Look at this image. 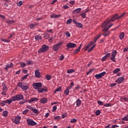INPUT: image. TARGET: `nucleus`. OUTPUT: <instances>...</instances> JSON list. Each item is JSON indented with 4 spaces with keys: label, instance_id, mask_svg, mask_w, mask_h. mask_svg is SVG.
<instances>
[{
    "label": "nucleus",
    "instance_id": "1",
    "mask_svg": "<svg viewBox=\"0 0 128 128\" xmlns=\"http://www.w3.org/2000/svg\"><path fill=\"white\" fill-rule=\"evenodd\" d=\"M116 20H119L118 18V14H115L111 18L110 20H108L106 21H105L102 26V28H106L110 22H114Z\"/></svg>",
    "mask_w": 128,
    "mask_h": 128
},
{
    "label": "nucleus",
    "instance_id": "2",
    "mask_svg": "<svg viewBox=\"0 0 128 128\" xmlns=\"http://www.w3.org/2000/svg\"><path fill=\"white\" fill-rule=\"evenodd\" d=\"M50 47L46 44H43L41 48L38 50V54L46 52L48 50Z\"/></svg>",
    "mask_w": 128,
    "mask_h": 128
},
{
    "label": "nucleus",
    "instance_id": "3",
    "mask_svg": "<svg viewBox=\"0 0 128 128\" xmlns=\"http://www.w3.org/2000/svg\"><path fill=\"white\" fill-rule=\"evenodd\" d=\"M24 100V95L22 94H17L13 96L11 98V100L12 102H16V100Z\"/></svg>",
    "mask_w": 128,
    "mask_h": 128
},
{
    "label": "nucleus",
    "instance_id": "4",
    "mask_svg": "<svg viewBox=\"0 0 128 128\" xmlns=\"http://www.w3.org/2000/svg\"><path fill=\"white\" fill-rule=\"evenodd\" d=\"M64 44V42L61 41L60 42H58V44H54L52 46V50H54V52H58V50H60V47L62 46V44Z\"/></svg>",
    "mask_w": 128,
    "mask_h": 128
},
{
    "label": "nucleus",
    "instance_id": "5",
    "mask_svg": "<svg viewBox=\"0 0 128 128\" xmlns=\"http://www.w3.org/2000/svg\"><path fill=\"white\" fill-rule=\"evenodd\" d=\"M26 122L28 126H36V124H38L36 122L32 119H27Z\"/></svg>",
    "mask_w": 128,
    "mask_h": 128
},
{
    "label": "nucleus",
    "instance_id": "6",
    "mask_svg": "<svg viewBox=\"0 0 128 128\" xmlns=\"http://www.w3.org/2000/svg\"><path fill=\"white\" fill-rule=\"evenodd\" d=\"M32 86L35 90H38L42 87V84L40 82L33 83Z\"/></svg>",
    "mask_w": 128,
    "mask_h": 128
},
{
    "label": "nucleus",
    "instance_id": "7",
    "mask_svg": "<svg viewBox=\"0 0 128 128\" xmlns=\"http://www.w3.org/2000/svg\"><path fill=\"white\" fill-rule=\"evenodd\" d=\"M116 54H118V52L116 50H114L112 52V56L110 57V59L112 62H116Z\"/></svg>",
    "mask_w": 128,
    "mask_h": 128
},
{
    "label": "nucleus",
    "instance_id": "8",
    "mask_svg": "<svg viewBox=\"0 0 128 128\" xmlns=\"http://www.w3.org/2000/svg\"><path fill=\"white\" fill-rule=\"evenodd\" d=\"M20 118H22V117H20V116H15V118L14 119H12V122L14 124H20Z\"/></svg>",
    "mask_w": 128,
    "mask_h": 128
},
{
    "label": "nucleus",
    "instance_id": "9",
    "mask_svg": "<svg viewBox=\"0 0 128 128\" xmlns=\"http://www.w3.org/2000/svg\"><path fill=\"white\" fill-rule=\"evenodd\" d=\"M106 74V72H104L99 74H96L95 75V78L96 80H100V78H102V76H105Z\"/></svg>",
    "mask_w": 128,
    "mask_h": 128
},
{
    "label": "nucleus",
    "instance_id": "10",
    "mask_svg": "<svg viewBox=\"0 0 128 128\" xmlns=\"http://www.w3.org/2000/svg\"><path fill=\"white\" fill-rule=\"evenodd\" d=\"M76 44L74 43H68L66 44V47L68 48H76Z\"/></svg>",
    "mask_w": 128,
    "mask_h": 128
},
{
    "label": "nucleus",
    "instance_id": "11",
    "mask_svg": "<svg viewBox=\"0 0 128 128\" xmlns=\"http://www.w3.org/2000/svg\"><path fill=\"white\" fill-rule=\"evenodd\" d=\"M12 99L11 100H6L2 101L1 104L2 106H6V104H12Z\"/></svg>",
    "mask_w": 128,
    "mask_h": 128
},
{
    "label": "nucleus",
    "instance_id": "12",
    "mask_svg": "<svg viewBox=\"0 0 128 128\" xmlns=\"http://www.w3.org/2000/svg\"><path fill=\"white\" fill-rule=\"evenodd\" d=\"M6 92H8V87H6V86L5 85H3L2 92V96H6Z\"/></svg>",
    "mask_w": 128,
    "mask_h": 128
},
{
    "label": "nucleus",
    "instance_id": "13",
    "mask_svg": "<svg viewBox=\"0 0 128 128\" xmlns=\"http://www.w3.org/2000/svg\"><path fill=\"white\" fill-rule=\"evenodd\" d=\"M124 78L120 77L116 80V82H118V84H122V82H124Z\"/></svg>",
    "mask_w": 128,
    "mask_h": 128
},
{
    "label": "nucleus",
    "instance_id": "14",
    "mask_svg": "<svg viewBox=\"0 0 128 128\" xmlns=\"http://www.w3.org/2000/svg\"><path fill=\"white\" fill-rule=\"evenodd\" d=\"M61 15L60 14H52V15L50 16V18H60Z\"/></svg>",
    "mask_w": 128,
    "mask_h": 128
},
{
    "label": "nucleus",
    "instance_id": "15",
    "mask_svg": "<svg viewBox=\"0 0 128 128\" xmlns=\"http://www.w3.org/2000/svg\"><path fill=\"white\" fill-rule=\"evenodd\" d=\"M81 10H82V8H78L76 9H75L72 12V14H80V12Z\"/></svg>",
    "mask_w": 128,
    "mask_h": 128
},
{
    "label": "nucleus",
    "instance_id": "16",
    "mask_svg": "<svg viewBox=\"0 0 128 128\" xmlns=\"http://www.w3.org/2000/svg\"><path fill=\"white\" fill-rule=\"evenodd\" d=\"M35 76L36 78H40V70H36Z\"/></svg>",
    "mask_w": 128,
    "mask_h": 128
},
{
    "label": "nucleus",
    "instance_id": "17",
    "mask_svg": "<svg viewBox=\"0 0 128 128\" xmlns=\"http://www.w3.org/2000/svg\"><path fill=\"white\" fill-rule=\"evenodd\" d=\"M110 54L108 53L105 56H104L102 58V62H104V61L106 60V58H110Z\"/></svg>",
    "mask_w": 128,
    "mask_h": 128
},
{
    "label": "nucleus",
    "instance_id": "18",
    "mask_svg": "<svg viewBox=\"0 0 128 128\" xmlns=\"http://www.w3.org/2000/svg\"><path fill=\"white\" fill-rule=\"evenodd\" d=\"M92 44H94V42H90L88 45L87 46H86L84 48V50L85 51H86L87 50H88V48H90V46H92Z\"/></svg>",
    "mask_w": 128,
    "mask_h": 128
},
{
    "label": "nucleus",
    "instance_id": "19",
    "mask_svg": "<svg viewBox=\"0 0 128 128\" xmlns=\"http://www.w3.org/2000/svg\"><path fill=\"white\" fill-rule=\"evenodd\" d=\"M38 98H31L30 100H28V102L29 104H32V102H38Z\"/></svg>",
    "mask_w": 128,
    "mask_h": 128
},
{
    "label": "nucleus",
    "instance_id": "20",
    "mask_svg": "<svg viewBox=\"0 0 128 128\" xmlns=\"http://www.w3.org/2000/svg\"><path fill=\"white\" fill-rule=\"evenodd\" d=\"M70 88H72V86H68L66 88V90L64 91L65 94H66V96L68 95V94H70Z\"/></svg>",
    "mask_w": 128,
    "mask_h": 128
},
{
    "label": "nucleus",
    "instance_id": "21",
    "mask_svg": "<svg viewBox=\"0 0 128 128\" xmlns=\"http://www.w3.org/2000/svg\"><path fill=\"white\" fill-rule=\"evenodd\" d=\"M82 44H80V46L78 47V48H76L74 52V54H78V52H80V48H82Z\"/></svg>",
    "mask_w": 128,
    "mask_h": 128
},
{
    "label": "nucleus",
    "instance_id": "22",
    "mask_svg": "<svg viewBox=\"0 0 128 128\" xmlns=\"http://www.w3.org/2000/svg\"><path fill=\"white\" fill-rule=\"evenodd\" d=\"M14 66V64L10 63V64H8L6 65V66L5 67V70H8L10 68H12Z\"/></svg>",
    "mask_w": 128,
    "mask_h": 128
},
{
    "label": "nucleus",
    "instance_id": "23",
    "mask_svg": "<svg viewBox=\"0 0 128 128\" xmlns=\"http://www.w3.org/2000/svg\"><path fill=\"white\" fill-rule=\"evenodd\" d=\"M114 26L113 24H110L108 26V28H105L102 30V32H108V28H112V26Z\"/></svg>",
    "mask_w": 128,
    "mask_h": 128
},
{
    "label": "nucleus",
    "instance_id": "24",
    "mask_svg": "<svg viewBox=\"0 0 128 128\" xmlns=\"http://www.w3.org/2000/svg\"><path fill=\"white\" fill-rule=\"evenodd\" d=\"M41 104H46L48 102V98H42L40 100Z\"/></svg>",
    "mask_w": 128,
    "mask_h": 128
},
{
    "label": "nucleus",
    "instance_id": "25",
    "mask_svg": "<svg viewBox=\"0 0 128 128\" xmlns=\"http://www.w3.org/2000/svg\"><path fill=\"white\" fill-rule=\"evenodd\" d=\"M6 22H7L8 24H14V22H16V21L14 20H8L6 21Z\"/></svg>",
    "mask_w": 128,
    "mask_h": 128
},
{
    "label": "nucleus",
    "instance_id": "26",
    "mask_svg": "<svg viewBox=\"0 0 128 128\" xmlns=\"http://www.w3.org/2000/svg\"><path fill=\"white\" fill-rule=\"evenodd\" d=\"M76 104L77 106H80V104H82V100H80V99H78L76 101Z\"/></svg>",
    "mask_w": 128,
    "mask_h": 128
},
{
    "label": "nucleus",
    "instance_id": "27",
    "mask_svg": "<svg viewBox=\"0 0 128 128\" xmlns=\"http://www.w3.org/2000/svg\"><path fill=\"white\" fill-rule=\"evenodd\" d=\"M35 40H38V42L40 40H42V36H40V35L36 36Z\"/></svg>",
    "mask_w": 128,
    "mask_h": 128
},
{
    "label": "nucleus",
    "instance_id": "28",
    "mask_svg": "<svg viewBox=\"0 0 128 128\" xmlns=\"http://www.w3.org/2000/svg\"><path fill=\"white\" fill-rule=\"evenodd\" d=\"M119 38L120 40H122L124 38V32H121L119 36Z\"/></svg>",
    "mask_w": 128,
    "mask_h": 128
},
{
    "label": "nucleus",
    "instance_id": "29",
    "mask_svg": "<svg viewBox=\"0 0 128 128\" xmlns=\"http://www.w3.org/2000/svg\"><path fill=\"white\" fill-rule=\"evenodd\" d=\"M118 72H120V68H118L114 70L113 72L114 74H118Z\"/></svg>",
    "mask_w": 128,
    "mask_h": 128
},
{
    "label": "nucleus",
    "instance_id": "30",
    "mask_svg": "<svg viewBox=\"0 0 128 128\" xmlns=\"http://www.w3.org/2000/svg\"><path fill=\"white\" fill-rule=\"evenodd\" d=\"M75 70L74 69H70L67 70V74H72V72H74Z\"/></svg>",
    "mask_w": 128,
    "mask_h": 128
},
{
    "label": "nucleus",
    "instance_id": "31",
    "mask_svg": "<svg viewBox=\"0 0 128 128\" xmlns=\"http://www.w3.org/2000/svg\"><path fill=\"white\" fill-rule=\"evenodd\" d=\"M76 26H77V28H82V26H82V23H80L78 22L77 23V24H76Z\"/></svg>",
    "mask_w": 128,
    "mask_h": 128
},
{
    "label": "nucleus",
    "instance_id": "32",
    "mask_svg": "<svg viewBox=\"0 0 128 128\" xmlns=\"http://www.w3.org/2000/svg\"><path fill=\"white\" fill-rule=\"evenodd\" d=\"M31 110H32V112H33L34 114H38V110L36 108H32Z\"/></svg>",
    "mask_w": 128,
    "mask_h": 128
},
{
    "label": "nucleus",
    "instance_id": "33",
    "mask_svg": "<svg viewBox=\"0 0 128 128\" xmlns=\"http://www.w3.org/2000/svg\"><path fill=\"white\" fill-rule=\"evenodd\" d=\"M22 88V90H27L28 88V86L23 85Z\"/></svg>",
    "mask_w": 128,
    "mask_h": 128
},
{
    "label": "nucleus",
    "instance_id": "34",
    "mask_svg": "<svg viewBox=\"0 0 128 128\" xmlns=\"http://www.w3.org/2000/svg\"><path fill=\"white\" fill-rule=\"evenodd\" d=\"M62 90V88L60 86L59 88H56L54 90V94H56L58 92H60Z\"/></svg>",
    "mask_w": 128,
    "mask_h": 128
},
{
    "label": "nucleus",
    "instance_id": "35",
    "mask_svg": "<svg viewBox=\"0 0 128 128\" xmlns=\"http://www.w3.org/2000/svg\"><path fill=\"white\" fill-rule=\"evenodd\" d=\"M36 24H30L29 26H30V28L32 29V28H34V26H36Z\"/></svg>",
    "mask_w": 128,
    "mask_h": 128
},
{
    "label": "nucleus",
    "instance_id": "36",
    "mask_svg": "<svg viewBox=\"0 0 128 128\" xmlns=\"http://www.w3.org/2000/svg\"><path fill=\"white\" fill-rule=\"evenodd\" d=\"M96 46V44H94L92 47H91L88 50V52H92L94 48V47Z\"/></svg>",
    "mask_w": 128,
    "mask_h": 128
},
{
    "label": "nucleus",
    "instance_id": "37",
    "mask_svg": "<svg viewBox=\"0 0 128 128\" xmlns=\"http://www.w3.org/2000/svg\"><path fill=\"white\" fill-rule=\"evenodd\" d=\"M46 78L47 80H50V78H52V76L50 75L47 74L46 76Z\"/></svg>",
    "mask_w": 128,
    "mask_h": 128
},
{
    "label": "nucleus",
    "instance_id": "38",
    "mask_svg": "<svg viewBox=\"0 0 128 128\" xmlns=\"http://www.w3.org/2000/svg\"><path fill=\"white\" fill-rule=\"evenodd\" d=\"M81 16L83 18H84L86 16V12H83L80 14Z\"/></svg>",
    "mask_w": 128,
    "mask_h": 128
},
{
    "label": "nucleus",
    "instance_id": "39",
    "mask_svg": "<svg viewBox=\"0 0 128 128\" xmlns=\"http://www.w3.org/2000/svg\"><path fill=\"white\" fill-rule=\"evenodd\" d=\"M8 111H4L3 112V116H8Z\"/></svg>",
    "mask_w": 128,
    "mask_h": 128
},
{
    "label": "nucleus",
    "instance_id": "40",
    "mask_svg": "<svg viewBox=\"0 0 128 128\" xmlns=\"http://www.w3.org/2000/svg\"><path fill=\"white\" fill-rule=\"evenodd\" d=\"M18 86H19L20 88H22L24 85L22 84V82H19L18 83Z\"/></svg>",
    "mask_w": 128,
    "mask_h": 128
},
{
    "label": "nucleus",
    "instance_id": "41",
    "mask_svg": "<svg viewBox=\"0 0 128 128\" xmlns=\"http://www.w3.org/2000/svg\"><path fill=\"white\" fill-rule=\"evenodd\" d=\"M122 120H126V122L128 121V116H125L124 118H122Z\"/></svg>",
    "mask_w": 128,
    "mask_h": 128
},
{
    "label": "nucleus",
    "instance_id": "42",
    "mask_svg": "<svg viewBox=\"0 0 128 128\" xmlns=\"http://www.w3.org/2000/svg\"><path fill=\"white\" fill-rule=\"evenodd\" d=\"M108 34H110V32L108 31H106L104 32L103 36H108Z\"/></svg>",
    "mask_w": 128,
    "mask_h": 128
},
{
    "label": "nucleus",
    "instance_id": "43",
    "mask_svg": "<svg viewBox=\"0 0 128 128\" xmlns=\"http://www.w3.org/2000/svg\"><path fill=\"white\" fill-rule=\"evenodd\" d=\"M95 114H96V116H100V110H97L96 111Z\"/></svg>",
    "mask_w": 128,
    "mask_h": 128
},
{
    "label": "nucleus",
    "instance_id": "44",
    "mask_svg": "<svg viewBox=\"0 0 128 128\" xmlns=\"http://www.w3.org/2000/svg\"><path fill=\"white\" fill-rule=\"evenodd\" d=\"M64 34L66 36H68V38H70V32H66Z\"/></svg>",
    "mask_w": 128,
    "mask_h": 128
},
{
    "label": "nucleus",
    "instance_id": "45",
    "mask_svg": "<svg viewBox=\"0 0 128 128\" xmlns=\"http://www.w3.org/2000/svg\"><path fill=\"white\" fill-rule=\"evenodd\" d=\"M1 41L2 42H10V40H8L6 39L2 38Z\"/></svg>",
    "mask_w": 128,
    "mask_h": 128
},
{
    "label": "nucleus",
    "instance_id": "46",
    "mask_svg": "<svg viewBox=\"0 0 128 128\" xmlns=\"http://www.w3.org/2000/svg\"><path fill=\"white\" fill-rule=\"evenodd\" d=\"M29 110L28 109L25 110L24 111H23L22 114H26L28 112Z\"/></svg>",
    "mask_w": 128,
    "mask_h": 128
},
{
    "label": "nucleus",
    "instance_id": "47",
    "mask_svg": "<svg viewBox=\"0 0 128 128\" xmlns=\"http://www.w3.org/2000/svg\"><path fill=\"white\" fill-rule=\"evenodd\" d=\"M76 122V119L73 118V119L71 120L70 121V122H71V124H74V122Z\"/></svg>",
    "mask_w": 128,
    "mask_h": 128
},
{
    "label": "nucleus",
    "instance_id": "48",
    "mask_svg": "<svg viewBox=\"0 0 128 128\" xmlns=\"http://www.w3.org/2000/svg\"><path fill=\"white\" fill-rule=\"evenodd\" d=\"M38 92H44V89L42 88H39L38 89Z\"/></svg>",
    "mask_w": 128,
    "mask_h": 128
},
{
    "label": "nucleus",
    "instance_id": "49",
    "mask_svg": "<svg viewBox=\"0 0 128 128\" xmlns=\"http://www.w3.org/2000/svg\"><path fill=\"white\" fill-rule=\"evenodd\" d=\"M26 66V63H24V62H22L20 64L21 68H24V66Z\"/></svg>",
    "mask_w": 128,
    "mask_h": 128
},
{
    "label": "nucleus",
    "instance_id": "50",
    "mask_svg": "<svg viewBox=\"0 0 128 128\" xmlns=\"http://www.w3.org/2000/svg\"><path fill=\"white\" fill-rule=\"evenodd\" d=\"M22 1H20L18 2H17V6H22Z\"/></svg>",
    "mask_w": 128,
    "mask_h": 128
},
{
    "label": "nucleus",
    "instance_id": "51",
    "mask_svg": "<svg viewBox=\"0 0 128 128\" xmlns=\"http://www.w3.org/2000/svg\"><path fill=\"white\" fill-rule=\"evenodd\" d=\"M98 104H99V106H102V105H104V102H102L100 100H98Z\"/></svg>",
    "mask_w": 128,
    "mask_h": 128
},
{
    "label": "nucleus",
    "instance_id": "52",
    "mask_svg": "<svg viewBox=\"0 0 128 128\" xmlns=\"http://www.w3.org/2000/svg\"><path fill=\"white\" fill-rule=\"evenodd\" d=\"M56 108H58V106H53L52 112H56Z\"/></svg>",
    "mask_w": 128,
    "mask_h": 128
},
{
    "label": "nucleus",
    "instance_id": "53",
    "mask_svg": "<svg viewBox=\"0 0 128 128\" xmlns=\"http://www.w3.org/2000/svg\"><path fill=\"white\" fill-rule=\"evenodd\" d=\"M54 120H60V116H56L54 118Z\"/></svg>",
    "mask_w": 128,
    "mask_h": 128
},
{
    "label": "nucleus",
    "instance_id": "54",
    "mask_svg": "<svg viewBox=\"0 0 128 128\" xmlns=\"http://www.w3.org/2000/svg\"><path fill=\"white\" fill-rule=\"evenodd\" d=\"M116 83H112L110 84V88H113V86H116Z\"/></svg>",
    "mask_w": 128,
    "mask_h": 128
},
{
    "label": "nucleus",
    "instance_id": "55",
    "mask_svg": "<svg viewBox=\"0 0 128 128\" xmlns=\"http://www.w3.org/2000/svg\"><path fill=\"white\" fill-rule=\"evenodd\" d=\"M28 74H27L24 76V77H22V80H26V78H28Z\"/></svg>",
    "mask_w": 128,
    "mask_h": 128
},
{
    "label": "nucleus",
    "instance_id": "56",
    "mask_svg": "<svg viewBox=\"0 0 128 128\" xmlns=\"http://www.w3.org/2000/svg\"><path fill=\"white\" fill-rule=\"evenodd\" d=\"M124 14H126V12L123 13L120 16H118V18L120 19V18H122V16H124Z\"/></svg>",
    "mask_w": 128,
    "mask_h": 128
},
{
    "label": "nucleus",
    "instance_id": "57",
    "mask_svg": "<svg viewBox=\"0 0 128 128\" xmlns=\"http://www.w3.org/2000/svg\"><path fill=\"white\" fill-rule=\"evenodd\" d=\"M64 58V55H62L60 58V60H62Z\"/></svg>",
    "mask_w": 128,
    "mask_h": 128
},
{
    "label": "nucleus",
    "instance_id": "58",
    "mask_svg": "<svg viewBox=\"0 0 128 128\" xmlns=\"http://www.w3.org/2000/svg\"><path fill=\"white\" fill-rule=\"evenodd\" d=\"M26 108H29V110H32V107L30 106L29 105H27Z\"/></svg>",
    "mask_w": 128,
    "mask_h": 128
},
{
    "label": "nucleus",
    "instance_id": "59",
    "mask_svg": "<svg viewBox=\"0 0 128 128\" xmlns=\"http://www.w3.org/2000/svg\"><path fill=\"white\" fill-rule=\"evenodd\" d=\"M80 88V87L78 85L77 86L75 87V88H74V89L77 90H78Z\"/></svg>",
    "mask_w": 128,
    "mask_h": 128
},
{
    "label": "nucleus",
    "instance_id": "60",
    "mask_svg": "<svg viewBox=\"0 0 128 128\" xmlns=\"http://www.w3.org/2000/svg\"><path fill=\"white\" fill-rule=\"evenodd\" d=\"M110 104H104V106H106V108H108V106H110Z\"/></svg>",
    "mask_w": 128,
    "mask_h": 128
},
{
    "label": "nucleus",
    "instance_id": "61",
    "mask_svg": "<svg viewBox=\"0 0 128 128\" xmlns=\"http://www.w3.org/2000/svg\"><path fill=\"white\" fill-rule=\"evenodd\" d=\"M34 62L32 61H28V64H32Z\"/></svg>",
    "mask_w": 128,
    "mask_h": 128
},
{
    "label": "nucleus",
    "instance_id": "62",
    "mask_svg": "<svg viewBox=\"0 0 128 128\" xmlns=\"http://www.w3.org/2000/svg\"><path fill=\"white\" fill-rule=\"evenodd\" d=\"M66 114H62V118H66Z\"/></svg>",
    "mask_w": 128,
    "mask_h": 128
},
{
    "label": "nucleus",
    "instance_id": "63",
    "mask_svg": "<svg viewBox=\"0 0 128 128\" xmlns=\"http://www.w3.org/2000/svg\"><path fill=\"white\" fill-rule=\"evenodd\" d=\"M71 22H72V19H69L66 22L67 24H70Z\"/></svg>",
    "mask_w": 128,
    "mask_h": 128
},
{
    "label": "nucleus",
    "instance_id": "64",
    "mask_svg": "<svg viewBox=\"0 0 128 128\" xmlns=\"http://www.w3.org/2000/svg\"><path fill=\"white\" fill-rule=\"evenodd\" d=\"M128 48H124V52H128Z\"/></svg>",
    "mask_w": 128,
    "mask_h": 128
}]
</instances>
